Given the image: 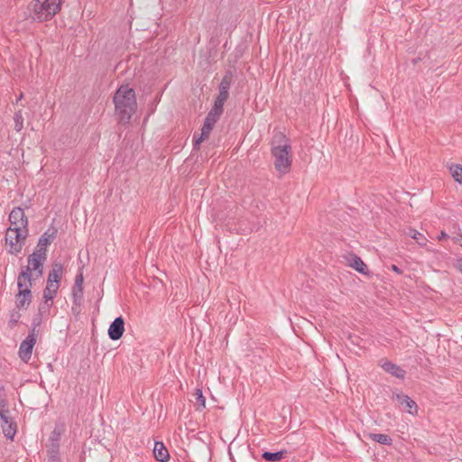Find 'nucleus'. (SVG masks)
Returning a JSON list of instances; mask_svg holds the SVG:
<instances>
[{
  "label": "nucleus",
  "mask_w": 462,
  "mask_h": 462,
  "mask_svg": "<svg viewBox=\"0 0 462 462\" xmlns=\"http://www.w3.org/2000/svg\"><path fill=\"white\" fill-rule=\"evenodd\" d=\"M113 102L119 123L123 125L129 124L137 109L134 90L127 85L120 86L114 94Z\"/></svg>",
  "instance_id": "1"
},
{
  "label": "nucleus",
  "mask_w": 462,
  "mask_h": 462,
  "mask_svg": "<svg viewBox=\"0 0 462 462\" xmlns=\"http://www.w3.org/2000/svg\"><path fill=\"white\" fill-rule=\"evenodd\" d=\"M62 2L63 0H34L30 5L32 19L37 22L51 20L60 11Z\"/></svg>",
  "instance_id": "2"
},
{
  "label": "nucleus",
  "mask_w": 462,
  "mask_h": 462,
  "mask_svg": "<svg viewBox=\"0 0 462 462\" xmlns=\"http://www.w3.org/2000/svg\"><path fill=\"white\" fill-rule=\"evenodd\" d=\"M279 139L284 143L282 144L273 146L271 153L274 159L273 163L276 171L284 175L290 171L291 167V159L290 156L291 146L284 134H280Z\"/></svg>",
  "instance_id": "3"
},
{
  "label": "nucleus",
  "mask_w": 462,
  "mask_h": 462,
  "mask_svg": "<svg viewBox=\"0 0 462 462\" xmlns=\"http://www.w3.org/2000/svg\"><path fill=\"white\" fill-rule=\"evenodd\" d=\"M46 259L47 250L35 249L27 258L28 265L19 273L20 278H26L28 283L32 285V273H35L36 278L42 277Z\"/></svg>",
  "instance_id": "4"
},
{
  "label": "nucleus",
  "mask_w": 462,
  "mask_h": 462,
  "mask_svg": "<svg viewBox=\"0 0 462 462\" xmlns=\"http://www.w3.org/2000/svg\"><path fill=\"white\" fill-rule=\"evenodd\" d=\"M29 229L21 227H8L5 231V243L10 246L9 253L17 255L21 253L23 246L25 244Z\"/></svg>",
  "instance_id": "5"
},
{
  "label": "nucleus",
  "mask_w": 462,
  "mask_h": 462,
  "mask_svg": "<svg viewBox=\"0 0 462 462\" xmlns=\"http://www.w3.org/2000/svg\"><path fill=\"white\" fill-rule=\"evenodd\" d=\"M64 433L65 426L63 424L56 425L51 432L48 443L46 444L49 462H61L60 447L61 437Z\"/></svg>",
  "instance_id": "6"
},
{
  "label": "nucleus",
  "mask_w": 462,
  "mask_h": 462,
  "mask_svg": "<svg viewBox=\"0 0 462 462\" xmlns=\"http://www.w3.org/2000/svg\"><path fill=\"white\" fill-rule=\"evenodd\" d=\"M36 337L37 334L34 333V328H32L28 336L20 345L18 355L21 360L26 364L32 357V349L36 344Z\"/></svg>",
  "instance_id": "7"
},
{
  "label": "nucleus",
  "mask_w": 462,
  "mask_h": 462,
  "mask_svg": "<svg viewBox=\"0 0 462 462\" xmlns=\"http://www.w3.org/2000/svg\"><path fill=\"white\" fill-rule=\"evenodd\" d=\"M392 399L397 401L403 407L404 411L411 415L417 414L418 405L408 395L398 391H393Z\"/></svg>",
  "instance_id": "8"
},
{
  "label": "nucleus",
  "mask_w": 462,
  "mask_h": 462,
  "mask_svg": "<svg viewBox=\"0 0 462 462\" xmlns=\"http://www.w3.org/2000/svg\"><path fill=\"white\" fill-rule=\"evenodd\" d=\"M9 221L11 226L9 227H21L28 229L29 220L25 216L24 211L20 207H15L9 214Z\"/></svg>",
  "instance_id": "9"
},
{
  "label": "nucleus",
  "mask_w": 462,
  "mask_h": 462,
  "mask_svg": "<svg viewBox=\"0 0 462 462\" xmlns=\"http://www.w3.org/2000/svg\"><path fill=\"white\" fill-rule=\"evenodd\" d=\"M379 365L382 367V369L390 374L391 375L399 378V379H404L406 371L402 369L400 365L389 361L386 358H383L379 361Z\"/></svg>",
  "instance_id": "10"
},
{
  "label": "nucleus",
  "mask_w": 462,
  "mask_h": 462,
  "mask_svg": "<svg viewBox=\"0 0 462 462\" xmlns=\"http://www.w3.org/2000/svg\"><path fill=\"white\" fill-rule=\"evenodd\" d=\"M125 319L122 316L116 318L108 328V337L111 340H118L125 332Z\"/></svg>",
  "instance_id": "11"
},
{
  "label": "nucleus",
  "mask_w": 462,
  "mask_h": 462,
  "mask_svg": "<svg viewBox=\"0 0 462 462\" xmlns=\"http://www.w3.org/2000/svg\"><path fill=\"white\" fill-rule=\"evenodd\" d=\"M58 228L51 225L39 238L37 246L35 249L47 250V246L50 245L54 239L57 237Z\"/></svg>",
  "instance_id": "12"
},
{
  "label": "nucleus",
  "mask_w": 462,
  "mask_h": 462,
  "mask_svg": "<svg viewBox=\"0 0 462 462\" xmlns=\"http://www.w3.org/2000/svg\"><path fill=\"white\" fill-rule=\"evenodd\" d=\"M71 296V312L73 315L78 316L81 312V306L83 301V287L72 286Z\"/></svg>",
  "instance_id": "13"
},
{
  "label": "nucleus",
  "mask_w": 462,
  "mask_h": 462,
  "mask_svg": "<svg viewBox=\"0 0 462 462\" xmlns=\"http://www.w3.org/2000/svg\"><path fill=\"white\" fill-rule=\"evenodd\" d=\"M63 264L60 262H54L51 266V270L49 273L47 283L59 284L63 274Z\"/></svg>",
  "instance_id": "14"
},
{
  "label": "nucleus",
  "mask_w": 462,
  "mask_h": 462,
  "mask_svg": "<svg viewBox=\"0 0 462 462\" xmlns=\"http://www.w3.org/2000/svg\"><path fill=\"white\" fill-rule=\"evenodd\" d=\"M348 265L362 274H369L370 271L364 261L356 254H351Z\"/></svg>",
  "instance_id": "15"
},
{
  "label": "nucleus",
  "mask_w": 462,
  "mask_h": 462,
  "mask_svg": "<svg viewBox=\"0 0 462 462\" xmlns=\"http://www.w3.org/2000/svg\"><path fill=\"white\" fill-rule=\"evenodd\" d=\"M153 455L155 459L159 462H167L170 458L167 448L160 441H155L154 443Z\"/></svg>",
  "instance_id": "16"
},
{
  "label": "nucleus",
  "mask_w": 462,
  "mask_h": 462,
  "mask_svg": "<svg viewBox=\"0 0 462 462\" xmlns=\"http://www.w3.org/2000/svg\"><path fill=\"white\" fill-rule=\"evenodd\" d=\"M59 287V284L47 283L45 289L43 290V299L44 302L48 306L52 305V300L57 295Z\"/></svg>",
  "instance_id": "17"
},
{
  "label": "nucleus",
  "mask_w": 462,
  "mask_h": 462,
  "mask_svg": "<svg viewBox=\"0 0 462 462\" xmlns=\"http://www.w3.org/2000/svg\"><path fill=\"white\" fill-rule=\"evenodd\" d=\"M30 283H28V281L26 278H20V274L17 278V287H18V292L17 296H24L27 298H32V291H31Z\"/></svg>",
  "instance_id": "18"
},
{
  "label": "nucleus",
  "mask_w": 462,
  "mask_h": 462,
  "mask_svg": "<svg viewBox=\"0 0 462 462\" xmlns=\"http://www.w3.org/2000/svg\"><path fill=\"white\" fill-rule=\"evenodd\" d=\"M287 454L288 451L286 449H282L276 452L263 451L261 457L267 462H279L282 460Z\"/></svg>",
  "instance_id": "19"
},
{
  "label": "nucleus",
  "mask_w": 462,
  "mask_h": 462,
  "mask_svg": "<svg viewBox=\"0 0 462 462\" xmlns=\"http://www.w3.org/2000/svg\"><path fill=\"white\" fill-rule=\"evenodd\" d=\"M223 112H224V108L213 104L212 108L208 113L205 120L215 125L216 123L219 120Z\"/></svg>",
  "instance_id": "20"
},
{
  "label": "nucleus",
  "mask_w": 462,
  "mask_h": 462,
  "mask_svg": "<svg viewBox=\"0 0 462 462\" xmlns=\"http://www.w3.org/2000/svg\"><path fill=\"white\" fill-rule=\"evenodd\" d=\"M368 438L374 442L380 443L382 445L391 446L393 444L392 438L387 434L383 433H370Z\"/></svg>",
  "instance_id": "21"
},
{
  "label": "nucleus",
  "mask_w": 462,
  "mask_h": 462,
  "mask_svg": "<svg viewBox=\"0 0 462 462\" xmlns=\"http://www.w3.org/2000/svg\"><path fill=\"white\" fill-rule=\"evenodd\" d=\"M195 397V409L201 411L206 407V398L203 395L202 390L198 388L194 393Z\"/></svg>",
  "instance_id": "22"
},
{
  "label": "nucleus",
  "mask_w": 462,
  "mask_h": 462,
  "mask_svg": "<svg viewBox=\"0 0 462 462\" xmlns=\"http://www.w3.org/2000/svg\"><path fill=\"white\" fill-rule=\"evenodd\" d=\"M228 97H229V90L219 88V93H218L217 97H216V99L214 100L213 104L224 108V104L228 99Z\"/></svg>",
  "instance_id": "23"
},
{
  "label": "nucleus",
  "mask_w": 462,
  "mask_h": 462,
  "mask_svg": "<svg viewBox=\"0 0 462 462\" xmlns=\"http://www.w3.org/2000/svg\"><path fill=\"white\" fill-rule=\"evenodd\" d=\"M2 428L5 436L9 439H14V437L15 436L17 431L16 423L11 421L10 423L7 424L6 427L5 425H2Z\"/></svg>",
  "instance_id": "24"
},
{
  "label": "nucleus",
  "mask_w": 462,
  "mask_h": 462,
  "mask_svg": "<svg viewBox=\"0 0 462 462\" xmlns=\"http://www.w3.org/2000/svg\"><path fill=\"white\" fill-rule=\"evenodd\" d=\"M232 81H233V72H232V70L227 69L225 72V74H224V76H223V78L221 79V82L219 84V88L229 90V88L231 87V84H232Z\"/></svg>",
  "instance_id": "25"
},
{
  "label": "nucleus",
  "mask_w": 462,
  "mask_h": 462,
  "mask_svg": "<svg viewBox=\"0 0 462 462\" xmlns=\"http://www.w3.org/2000/svg\"><path fill=\"white\" fill-rule=\"evenodd\" d=\"M409 236L413 238L414 240H416V242L420 245H426V243H427V238L424 236V235H422L421 233H420L419 231H417L416 229H410L409 231Z\"/></svg>",
  "instance_id": "26"
},
{
  "label": "nucleus",
  "mask_w": 462,
  "mask_h": 462,
  "mask_svg": "<svg viewBox=\"0 0 462 462\" xmlns=\"http://www.w3.org/2000/svg\"><path fill=\"white\" fill-rule=\"evenodd\" d=\"M32 298H27L24 296L18 297L16 295L15 307L17 310L27 309L32 302Z\"/></svg>",
  "instance_id": "27"
},
{
  "label": "nucleus",
  "mask_w": 462,
  "mask_h": 462,
  "mask_svg": "<svg viewBox=\"0 0 462 462\" xmlns=\"http://www.w3.org/2000/svg\"><path fill=\"white\" fill-rule=\"evenodd\" d=\"M450 171L454 180L462 185V166L453 165L450 167Z\"/></svg>",
  "instance_id": "28"
},
{
  "label": "nucleus",
  "mask_w": 462,
  "mask_h": 462,
  "mask_svg": "<svg viewBox=\"0 0 462 462\" xmlns=\"http://www.w3.org/2000/svg\"><path fill=\"white\" fill-rule=\"evenodd\" d=\"M14 121L15 131L20 132L23 127V116L22 111L19 110L14 114Z\"/></svg>",
  "instance_id": "29"
},
{
  "label": "nucleus",
  "mask_w": 462,
  "mask_h": 462,
  "mask_svg": "<svg viewBox=\"0 0 462 462\" xmlns=\"http://www.w3.org/2000/svg\"><path fill=\"white\" fill-rule=\"evenodd\" d=\"M20 318H21V314L18 310H12L10 313L9 327L11 328H14L17 325Z\"/></svg>",
  "instance_id": "30"
},
{
  "label": "nucleus",
  "mask_w": 462,
  "mask_h": 462,
  "mask_svg": "<svg viewBox=\"0 0 462 462\" xmlns=\"http://www.w3.org/2000/svg\"><path fill=\"white\" fill-rule=\"evenodd\" d=\"M206 139H208V137L207 136H203L202 134H194L193 138H192L193 149H199L200 144H201V143L203 141H205Z\"/></svg>",
  "instance_id": "31"
},
{
  "label": "nucleus",
  "mask_w": 462,
  "mask_h": 462,
  "mask_svg": "<svg viewBox=\"0 0 462 462\" xmlns=\"http://www.w3.org/2000/svg\"><path fill=\"white\" fill-rule=\"evenodd\" d=\"M6 407L0 408V420L1 425H6L10 423V418L8 417L9 411L5 409Z\"/></svg>",
  "instance_id": "32"
},
{
  "label": "nucleus",
  "mask_w": 462,
  "mask_h": 462,
  "mask_svg": "<svg viewBox=\"0 0 462 462\" xmlns=\"http://www.w3.org/2000/svg\"><path fill=\"white\" fill-rule=\"evenodd\" d=\"M213 127H214L213 124L207 122L205 120L204 124L202 125V128H201V134H203V136H207L208 138Z\"/></svg>",
  "instance_id": "33"
},
{
  "label": "nucleus",
  "mask_w": 462,
  "mask_h": 462,
  "mask_svg": "<svg viewBox=\"0 0 462 462\" xmlns=\"http://www.w3.org/2000/svg\"><path fill=\"white\" fill-rule=\"evenodd\" d=\"M84 283V276H83V267L79 269V272L75 277V282L73 286L83 287Z\"/></svg>",
  "instance_id": "34"
},
{
  "label": "nucleus",
  "mask_w": 462,
  "mask_h": 462,
  "mask_svg": "<svg viewBox=\"0 0 462 462\" xmlns=\"http://www.w3.org/2000/svg\"><path fill=\"white\" fill-rule=\"evenodd\" d=\"M41 322H42V308L40 307L38 315L32 319V328H34V333H36V328L38 326H40Z\"/></svg>",
  "instance_id": "35"
},
{
  "label": "nucleus",
  "mask_w": 462,
  "mask_h": 462,
  "mask_svg": "<svg viewBox=\"0 0 462 462\" xmlns=\"http://www.w3.org/2000/svg\"><path fill=\"white\" fill-rule=\"evenodd\" d=\"M5 392V386L0 384V408L7 406V401L3 397Z\"/></svg>",
  "instance_id": "36"
},
{
  "label": "nucleus",
  "mask_w": 462,
  "mask_h": 462,
  "mask_svg": "<svg viewBox=\"0 0 462 462\" xmlns=\"http://www.w3.org/2000/svg\"><path fill=\"white\" fill-rule=\"evenodd\" d=\"M390 269L398 274H402V273H403V271L395 264H392Z\"/></svg>",
  "instance_id": "37"
},
{
  "label": "nucleus",
  "mask_w": 462,
  "mask_h": 462,
  "mask_svg": "<svg viewBox=\"0 0 462 462\" xmlns=\"http://www.w3.org/2000/svg\"><path fill=\"white\" fill-rule=\"evenodd\" d=\"M456 266L462 273V258L457 259Z\"/></svg>",
  "instance_id": "38"
},
{
  "label": "nucleus",
  "mask_w": 462,
  "mask_h": 462,
  "mask_svg": "<svg viewBox=\"0 0 462 462\" xmlns=\"http://www.w3.org/2000/svg\"><path fill=\"white\" fill-rule=\"evenodd\" d=\"M447 236H448V235L444 231H441L440 236H439V239L441 240L443 238H446Z\"/></svg>",
  "instance_id": "39"
}]
</instances>
